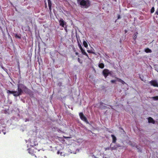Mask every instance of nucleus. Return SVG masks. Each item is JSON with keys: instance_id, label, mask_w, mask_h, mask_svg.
<instances>
[{"instance_id": "37", "label": "nucleus", "mask_w": 158, "mask_h": 158, "mask_svg": "<svg viewBox=\"0 0 158 158\" xmlns=\"http://www.w3.org/2000/svg\"><path fill=\"white\" fill-rule=\"evenodd\" d=\"M3 133H4V134H5V133H5V132H4Z\"/></svg>"}, {"instance_id": "30", "label": "nucleus", "mask_w": 158, "mask_h": 158, "mask_svg": "<svg viewBox=\"0 0 158 158\" xmlns=\"http://www.w3.org/2000/svg\"><path fill=\"white\" fill-rule=\"evenodd\" d=\"M75 54L76 55H77L78 54V53L77 52H76Z\"/></svg>"}, {"instance_id": "12", "label": "nucleus", "mask_w": 158, "mask_h": 158, "mask_svg": "<svg viewBox=\"0 0 158 158\" xmlns=\"http://www.w3.org/2000/svg\"><path fill=\"white\" fill-rule=\"evenodd\" d=\"M98 67L101 69H103L104 67V65L102 63H100L99 64Z\"/></svg>"}, {"instance_id": "32", "label": "nucleus", "mask_w": 158, "mask_h": 158, "mask_svg": "<svg viewBox=\"0 0 158 158\" xmlns=\"http://www.w3.org/2000/svg\"><path fill=\"white\" fill-rule=\"evenodd\" d=\"M64 137L65 138H70L69 137Z\"/></svg>"}, {"instance_id": "38", "label": "nucleus", "mask_w": 158, "mask_h": 158, "mask_svg": "<svg viewBox=\"0 0 158 158\" xmlns=\"http://www.w3.org/2000/svg\"><path fill=\"white\" fill-rule=\"evenodd\" d=\"M141 80H142V81H143V80L141 79Z\"/></svg>"}, {"instance_id": "10", "label": "nucleus", "mask_w": 158, "mask_h": 158, "mask_svg": "<svg viewBox=\"0 0 158 158\" xmlns=\"http://www.w3.org/2000/svg\"><path fill=\"white\" fill-rule=\"evenodd\" d=\"M111 136L112 138V142L113 143H115L117 139L116 137L113 135H111Z\"/></svg>"}, {"instance_id": "33", "label": "nucleus", "mask_w": 158, "mask_h": 158, "mask_svg": "<svg viewBox=\"0 0 158 158\" xmlns=\"http://www.w3.org/2000/svg\"><path fill=\"white\" fill-rule=\"evenodd\" d=\"M120 16L119 15L118 16V19H120Z\"/></svg>"}, {"instance_id": "7", "label": "nucleus", "mask_w": 158, "mask_h": 158, "mask_svg": "<svg viewBox=\"0 0 158 158\" xmlns=\"http://www.w3.org/2000/svg\"><path fill=\"white\" fill-rule=\"evenodd\" d=\"M148 122L149 123H152L153 124H155V122L153 118L151 117L148 118Z\"/></svg>"}, {"instance_id": "34", "label": "nucleus", "mask_w": 158, "mask_h": 158, "mask_svg": "<svg viewBox=\"0 0 158 158\" xmlns=\"http://www.w3.org/2000/svg\"><path fill=\"white\" fill-rule=\"evenodd\" d=\"M100 104V105H102L103 104V103L102 102H101Z\"/></svg>"}, {"instance_id": "3", "label": "nucleus", "mask_w": 158, "mask_h": 158, "mask_svg": "<svg viewBox=\"0 0 158 158\" xmlns=\"http://www.w3.org/2000/svg\"><path fill=\"white\" fill-rule=\"evenodd\" d=\"M102 73L105 77L106 78L109 75H111V71H110L107 69H105L103 70Z\"/></svg>"}, {"instance_id": "36", "label": "nucleus", "mask_w": 158, "mask_h": 158, "mask_svg": "<svg viewBox=\"0 0 158 158\" xmlns=\"http://www.w3.org/2000/svg\"><path fill=\"white\" fill-rule=\"evenodd\" d=\"M137 147H138V146H136V148H137Z\"/></svg>"}, {"instance_id": "19", "label": "nucleus", "mask_w": 158, "mask_h": 158, "mask_svg": "<svg viewBox=\"0 0 158 158\" xmlns=\"http://www.w3.org/2000/svg\"><path fill=\"white\" fill-rule=\"evenodd\" d=\"M33 150L32 149H30L29 151V153H30V154H33L34 155V154H33V153H32V152H33Z\"/></svg>"}, {"instance_id": "14", "label": "nucleus", "mask_w": 158, "mask_h": 158, "mask_svg": "<svg viewBox=\"0 0 158 158\" xmlns=\"http://www.w3.org/2000/svg\"><path fill=\"white\" fill-rule=\"evenodd\" d=\"M138 34V33L137 32H135V33L134 34V36L133 37V39L134 40H135L136 39Z\"/></svg>"}, {"instance_id": "4", "label": "nucleus", "mask_w": 158, "mask_h": 158, "mask_svg": "<svg viewBox=\"0 0 158 158\" xmlns=\"http://www.w3.org/2000/svg\"><path fill=\"white\" fill-rule=\"evenodd\" d=\"M79 115L81 119L85 122L88 123V121L84 115L83 113L82 112L79 113Z\"/></svg>"}, {"instance_id": "22", "label": "nucleus", "mask_w": 158, "mask_h": 158, "mask_svg": "<svg viewBox=\"0 0 158 158\" xmlns=\"http://www.w3.org/2000/svg\"><path fill=\"white\" fill-rule=\"evenodd\" d=\"M78 60L79 63H80L81 64H82V62L81 60L79 58H78Z\"/></svg>"}, {"instance_id": "2", "label": "nucleus", "mask_w": 158, "mask_h": 158, "mask_svg": "<svg viewBox=\"0 0 158 158\" xmlns=\"http://www.w3.org/2000/svg\"><path fill=\"white\" fill-rule=\"evenodd\" d=\"M77 3L81 7L87 8L91 5V2L90 0H77Z\"/></svg>"}, {"instance_id": "15", "label": "nucleus", "mask_w": 158, "mask_h": 158, "mask_svg": "<svg viewBox=\"0 0 158 158\" xmlns=\"http://www.w3.org/2000/svg\"><path fill=\"white\" fill-rule=\"evenodd\" d=\"M77 43H78V47L81 50V49L82 48L81 44L80 43H79V41L78 40H77Z\"/></svg>"}, {"instance_id": "26", "label": "nucleus", "mask_w": 158, "mask_h": 158, "mask_svg": "<svg viewBox=\"0 0 158 158\" xmlns=\"http://www.w3.org/2000/svg\"><path fill=\"white\" fill-rule=\"evenodd\" d=\"M122 83L124 85L125 84V82L123 80H122V81L120 82Z\"/></svg>"}, {"instance_id": "11", "label": "nucleus", "mask_w": 158, "mask_h": 158, "mask_svg": "<svg viewBox=\"0 0 158 158\" xmlns=\"http://www.w3.org/2000/svg\"><path fill=\"white\" fill-rule=\"evenodd\" d=\"M144 51L146 53H151L152 52V50L148 48L145 49Z\"/></svg>"}, {"instance_id": "35", "label": "nucleus", "mask_w": 158, "mask_h": 158, "mask_svg": "<svg viewBox=\"0 0 158 158\" xmlns=\"http://www.w3.org/2000/svg\"><path fill=\"white\" fill-rule=\"evenodd\" d=\"M62 154V153L61 152L60 153V155H61Z\"/></svg>"}, {"instance_id": "1", "label": "nucleus", "mask_w": 158, "mask_h": 158, "mask_svg": "<svg viewBox=\"0 0 158 158\" xmlns=\"http://www.w3.org/2000/svg\"><path fill=\"white\" fill-rule=\"evenodd\" d=\"M23 92L28 94H30L31 93V90L24 85L19 83L17 85V91L7 90V93L13 94L14 96L17 97L21 95Z\"/></svg>"}, {"instance_id": "25", "label": "nucleus", "mask_w": 158, "mask_h": 158, "mask_svg": "<svg viewBox=\"0 0 158 158\" xmlns=\"http://www.w3.org/2000/svg\"><path fill=\"white\" fill-rule=\"evenodd\" d=\"M155 14H156L158 15V9H157L156 11V12L155 13Z\"/></svg>"}, {"instance_id": "21", "label": "nucleus", "mask_w": 158, "mask_h": 158, "mask_svg": "<svg viewBox=\"0 0 158 158\" xmlns=\"http://www.w3.org/2000/svg\"><path fill=\"white\" fill-rule=\"evenodd\" d=\"M87 52L89 53H94V52H93L91 50H88L87 51Z\"/></svg>"}, {"instance_id": "8", "label": "nucleus", "mask_w": 158, "mask_h": 158, "mask_svg": "<svg viewBox=\"0 0 158 158\" xmlns=\"http://www.w3.org/2000/svg\"><path fill=\"white\" fill-rule=\"evenodd\" d=\"M48 7H49V10H50V13H51V10H52L51 7H52V2L51 1V0H48Z\"/></svg>"}, {"instance_id": "28", "label": "nucleus", "mask_w": 158, "mask_h": 158, "mask_svg": "<svg viewBox=\"0 0 158 158\" xmlns=\"http://www.w3.org/2000/svg\"><path fill=\"white\" fill-rule=\"evenodd\" d=\"M130 145L132 146V147H134V146H135V144H133V143H131L130 144Z\"/></svg>"}, {"instance_id": "24", "label": "nucleus", "mask_w": 158, "mask_h": 158, "mask_svg": "<svg viewBox=\"0 0 158 158\" xmlns=\"http://www.w3.org/2000/svg\"><path fill=\"white\" fill-rule=\"evenodd\" d=\"M15 36V37L18 38H19V39L21 38V37L20 36H19V35H18L17 34H16Z\"/></svg>"}, {"instance_id": "18", "label": "nucleus", "mask_w": 158, "mask_h": 158, "mask_svg": "<svg viewBox=\"0 0 158 158\" xmlns=\"http://www.w3.org/2000/svg\"><path fill=\"white\" fill-rule=\"evenodd\" d=\"M1 67L2 69H3L5 71H6V72H7V69L5 68L3 66H1Z\"/></svg>"}, {"instance_id": "16", "label": "nucleus", "mask_w": 158, "mask_h": 158, "mask_svg": "<svg viewBox=\"0 0 158 158\" xmlns=\"http://www.w3.org/2000/svg\"><path fill=\"white\" fill-rule=\"evenodd\" d=\"M154 11H155L154 7H153L152 8L150 12L151 13H153L154 12Z\"/></svg>"}, {"instance_id": "6", "label": "nucleus", "mask_w": 158, "mask_h": 158, "mask_svg": "<svg viewBox=\"0 0 158 158\" xmlns=\"http://www.w3.org/2000/svg\"><path fill=\"white\" fill-rule=\"evenodd\" d=\"M60 25L62 27H64L65 24H66V23L64 21L63 19L61 18L59 21Z\"/></svg>"}, {"instance_id": "31", "label": "nucleus", "mask_w": 158, "mask_h": 158, "mask_svg": "<svg viewBox=\"0 0 158 158\" xmlns=\"http://www.w3.org/2000/svg\"><path fill=\"white\" fill-rule=\"evenodd\" d=\"M66 27L65 28H64V30L66 31H67V29H66Z\"/></svg>"}, {"instance_id": "17", "label": "nucleus", "mask_w": 158, "mask_h": 158, "mask_svg": "<svg viewBox=\"0 0 158 158\" xmlns=\"http://www.w3.org/2000/svg\"><path fill=\"white\" fill-rule=\"evenodd\" d=\"M152 98L155 101L158 100V96L153 97Z\"/></svg>"}, {"instance_id": "27", "label": "nucleus", "mask_w": 158, "mask_h": 158, "mask_svg": "<svg viewBox=\"0 0 158 158\" xmlns=\"http://www.w3.org/2000/svg\"><path fill=\"white\" fill-rule=\"evenodd\" d=\"M35 145H36V143H35L33 145L32 144V143H31V146H32V147H33V146H35Z\"/></svg>"}, {"instance_id": "29", "label": "nucleus", "mask_w": 158, "mask_h": 158, "mask_svg": "<svg viewBox=\"0 0 158 158\" xmlns=\"http://www.w3.org/2000/svg\"><path fill=\"white\" fill-rule=\"evenodd\" d=\"M60 153V151H57V154H59Z\"/></svg>"}, {"instance_id": "9", "label": "nucleus", "mask_w": 158, "mask_h": 158, "mask_svg": "<svg viewBox=\"0 0 158 158\" xmlns=\"http://www.w3.org/2000/svg\"><path fill=\"white\" fill-rule=\"evenodd\" d=\"M81 50L82 53L83 55L86 56H87V57L88 58H89V56L85 52V50L84 49H83V48L82 49H81Z\"/></svg>"}, {"instance_id": "20", "label": "nucleus", "mask_w": 158, "mask_h": 158, "mask_svg": "<svg viewBox=\"0 0 158 158\" xmlns=\"http://www.w3.org/2000/svg\"><path fill=\"white\" fill-rule=\"evenodd\" d=\"M116 78L117 79V80L119 82H121L122 81V80H121V79L118 78V77H116Z\"/></svg>"}, {"instance_id": "5", "label": "nucleus", "mask_w": 158, "mask_h": 158, "mask_svg": "<svg viewBox=\"0 0 158 158\" xmlns=\"http://www.w3.org/2000/svg\"><path fill=\"white\" fill-rule=\"evenodd\" d=\"M151 85L154 87H158V82L156 80H152L149 82Z\"/></svg>"}, {"instance_id": "23", "label": "nucleus", "mask_w": 158, "mask_h": 158, "mask_svg": "<svg viewBox=\"0 0 158 158\" xmlns=\"http://www.w3.org/2000/svg\"><path fill=\"white\" fill-rule=\"evenodd\" d=\"M115 81H116L115 80H112L110 81V82L111 83H115Z\"/></svg>"}, {"instance_id": "13", "label": "nucleus", "mask_w": 158, "mask_h": 158, "mask_svg": "<svg viewBox=\"0 0 158 158\" xmlns=\"http://www.w3.org/2000/svg\"><path fill=\"white\" fill-rule=\"evenodd\" d=\"M83 44L85 47L87 48L88 47V44L85 41H83Z\"/></svg>"}]
</instances>
